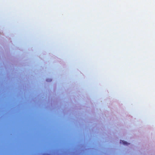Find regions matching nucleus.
Instances as JSON below:
<instances>
[{"mask_svg": "<svg viewBox=\"0 0 155 155\" xmlns=\"http://www.w3.org/2000/svg\"><path fill=\"white\" fill-rule=\"evenodd\" d=\"M120 143H123V144L124 145H127V144H128V143H127V142L124 141V140H121L120 141Z\"/></svg>", "mask_w": 155, "mask_h": 155, "instance_id": "1", "label": "nucleus"}, {"mask_svg": "<svg viewBox=\"0 0 155 155\" xmlns=\"http://www.w3.org/2000/svg\"><path fill=\"white\" fill-rule=\"evenodd\" d=\"M46 81L48 82H50L52 81V79H46Z\"/></svg>", "mask_w": 155, "mask_h": 155, "instance_id": "2", "label": "nucleus"}]
</instances>
